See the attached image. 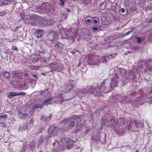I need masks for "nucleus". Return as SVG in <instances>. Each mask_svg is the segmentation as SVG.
<instances>
[{
    "label": "nucleus",
    "instance_id": "f257e3e1",
    "mask_svg": "<svg viewBox=\"0 0 152 152\" xmlns=\"http://www.w3.org/2000/svg\"><path fill=\"white\" fill-rule=\"evenodd\" d=\"M118 77L117 75L115 76L112 78L111 82L108 79H106L101 84L99 87L97 88H94V90L93 94L95 96H98L100 93L102 92L107 93L111 91L112 89L117 86V80Z\"/></svg>",
    "mask_w": 152,
    "mask_h": 152
},
{
    "label": "nucleus",
    "instance_id": "f03ea898",
    "mask_svg": "<svg viewBox=\"0 0 152 152\" xmlns=\"http://www.w3.org/2000/svg\"><path fill=\"white\" fill-rule=\"evenodd\" d=\"M121 124L118 120L112 116H108L106 119L103 118L102 120V125L105 126L107 127H110L112 129H117Z\"/></svg>",
    "mask_w": 152,
    "mask_h": 152
},
{
    "label": "nucleus",
    "instance_id": "7ed1b4c3",
    "mask_svg": "<svg viewBox=\"0 0 152 152\" xmlns=\"http://www.w3.org/2000/svg\"><path fill=\"white\" fill-rule=\"evenodd\" d=\"M99 58V57L93 55L89 57L88 63L90 65H95L97 64L99 61L102 62L106 61L105 57L104 56H102L100 60Z\"/></svg>",
    "mask_w": 152,
    "mask_h": 152
},
{
    "label": "nucleus",
    "instance_id": "20e7f679",
    "mask_svg": "<svg viewBox=\"0 0 152 152\" xmlns=\"http://www.w3.org/2000/svg\"><path fill=\"white\" fill-rule=\"evenodd\" d=\"M48 67L50 68L48 72L53 71L61 72L63 69L64 67L61 63L59 62H54L49 64Z\"/></svg>",
    "mask_w": 152,
    "mask_h": 152
},
{
    "label": "nucleus",
    "instance_id": "39448f33",
    "mask_svg": "<svg viewBox=\"0 0 152 152\" xmlns=\"http://www.w3.org/2000/svg\"><path fill=\"white\" fill-rule=\"evenodd\" d=\"M62 142L58 141V140H56L53 142V151L54 152H56V151L61 150L62 147L61 146V145H62Z\"/></svg>",
    "mask_w": 152,
    "mask_h": 152
},
{
    "label": "nucleus",
    "instance_id": "423d86ee",
    "mask_svg": "<svg viewBox=\"0 0 152 152\" xmlns=\"http://www.w3.org/2000/svg\"><path fill=\"white\" fill-rule=\"evenodd\" d=\"M58 128L54 126H52L48 130V133L50 137L57 134Z\"/></svg>",
    "mask_w": 152,
    "mask_h": 152
},
{
    "label": "nucleus",
    "instance_id": "0eeeda50",
    "mask_svg": "<svg viewBox=\"0 0 152 152\" xmlns=\"http://www.w3.org/2000/svg\"><path fill=\"white\" fill-rule=\"evenodd\" d=\"M56 35V33L53 30H49L48 32V39L51 41H54L55 39Z\"/></svg>",
    "mask_w": 152,
    "mask_h": 152
},
{
    "label": "nucleus",
    "instance_id": "6e6552de",
    "mask_svg": "<svg viewBox=\"0 0 152 152\" xmlns=\"http://www.w3.org/2000/svg\"><path fill=\"white\" fill-rule=\"evenodd\" d=\"M134 122L135 124L136 127L137 128H139L140 126L142 127L143 126V124H141L140 122L139 121L136 120H134V121H131L129 122L130 125L128 127V129H130L131 128Z\"/></svg>",
    "mask_w": 152,
    "mask_h": 152
},
{
    "label": "nucleus",
    "instance_id": "1a4fd4ad",
    "mask_svg": "<svg viewBox=\"0 0 152 152\" xmlns=\"http://www.w3.org/2000/svg\"><path fill=\"white\" fill-rule=\"evenodd\" d=\"M60 30L63 38L65 39L69 38V37L70 36V33L67 29L64 28L62 29H61Z\"/></svg>",
    "mask_w": 152,
    "mask_h": 152
},
{
    "label": "nucleus",
    "instance_id": "9d476101",
    "mask_svg": "<svg viewBox=\"0 0 152 152\" xmlns=\"http://www.w3.org/2000/svg\"><path fill=\"white\" fill-rule=\"evenodd\" d=\"M31 58L33 62H36L41 58V56L39 55L33 54L31 55Z\"/></svg>",
    "mask_w": 152,
    "mask_h": 152
},
{
    "label": "nucleus",
    "instance_id": "9b49d317",
    "mask_svg": "<svg viewBox=\"0 0 152 152\" xmlns=\"http://www.w3.org/2000/svg\"><path fill=\"white\" fill-rule=\"evenodd\" d=\"M65 85L67 86L66 88V91H69L74 87V86L72 83H71V82L70 81L67 82L65 84Z\"/></svg>",
    "mask_w": 152,
    "mask_h": 152
},
{
    "label": "nucleus",
    "instance_id": "f8f14e48",
    "mask_svg": "<svg viewBox=\"0 0 152 152\" xmlns=\"http://www.w3.org/2000/svg\"><path fill=\"white\" fill-rule=\"evenodd\" d=\"M129 103L132 104V105L134 107H138L139 105H142V104L140 101L139 100H134L129 102Z\"/></svg>",
    "mask_w": 152,
    "mask_h": 152
},
{
    "label": "nucleus",
    "instance_id": "ddd939ff",
    "mask_svg": "<svg viewBox=\"0 0 152 152\" xmlns=\"http://www.w3.org/2000/svg\"><path fill=\"white\" fill-rule=\"evenodd\" d=\"M44 31V30L42 29H38L34 33V34L38 38H40L43 35V33Z\"/></svg>",
    "mask_w": 152,
    "mask_h": 152
},
{
    "label": "nucleus",
    "instance_id": "4468645a",
    "mask_svg": "<svg viewBox=\"0 0 152 152\" xmlns=\"http://www.w3.org/2000/svg\"><path fill=\"white\" fill-rule=\"evenodd\" d=\"M45 8L47 12L51 13L53 12V7L48 4L45 5Z\"/></svg>",
    "mask_w": 152,
    "mask_h": 152
},
{
    "label": "nucleus",
    "instance_id": "2eb2a0df",
    "mask_svg": "<svg viewBox=\"0 0 152 152\" xmlns=\"http://www.w3.org/2000/svg\"><path fill=\"white\" fill-rule=\"evenodd\" d=\"M63 46V45L62 44L59 42L56 43L54 45V46L56 49L58 50L62 49Z\"/></svg>",
    "mask_w": 152,
    "mask_h": 152
},
{
    "label": "nucleus",
    "instance_id": "dca6fc26",
    "mask_svg": "<svg viewBox=\"0 0 152 152\" xmlns=\"http://www.w3.org/2000/svg\"><path fill=\"white\" fill-rule=\"evenodd\" d=\"M43 23L46 26L48 25H51V22L49 19L46 18L45 19L43 20Z\"/></svg>",
    "mask_w": 152,
    "mask_h": 152
},
{
    "label": "nucleus",
    "instance_id": "f3484780",
    "mask_svg": "<svg viewBox=\"0 0 152 152\" xmlns=\"http://www.w3.org/2000/svg\"><path fill=\"white\" fill-rule=\"evenodd\" d=\"M54 98V97H51L50 98L47 99H45L44 100L43 102H42V105H44L46 104L47 103L50 102L52 101V100Z\"/></svg>",
    "mask_w": 152,
    "mask_h": 152
},
{
    "label": "nucleus",
    "instance_id": "a211bd4d",
    "mask_svg": "<svg viewBox=\"0 0 152 152\" xmlns=\"http://www.w3.org/2000/svg\"><path fill=\"white\" fill-rule=\"evenodd\" d=\"M51 116V115H50L49 117L47 118L44 116H42V120L43 122L47 124L48 121L50 119Z\"/></svg>",
    "mask_w": 152,
    "mask_h": 152
},
{
    "label": "nucleus",
    "instance_id": "6ab92c4d",
    "mask_svg": "<svg viewBox=\"0 0 152 152\" xmlns=\"http://www.w3.org/2000/svg\"><path fill=\"white\" fill-rule=\"evenodd\" d=\"M119 71L120 75L122 76H124L127 74L126 70L123 68L119 69Z\"/></svg>",
    "mask_w": 152,
    "mask_h": 152
},
{
    "label": "nucleus",
    "instance_id": "aec40b11",
    "mask_svg": "<svg viewBox=\"0 0 152 152\" xmlns=\"http://www.w3.org/2000/svg\"><path fill=\"white\" fill-rule=\"evenodd\" d=\"M60 17L61 18V20H64L67 18L68 15L67 14L64 12H61L60 15Z\"/></svg>",
    "mask_w": 152,
    "mask_h": 152
},
{
    "label": "nucleus",
    "instance_id": "412c9836",
    "mask_svg": "<svg viewBox=\"0 0 152 152\" xmlns=\"http://www.w3.org/2000/svg\"><path fill=\"white\" fill-rule=\"evenodd\" d=\"M33 120L31 119L30 122L26 124H25L26 127L25 128L26 129V130L28 131L30 129L32 125Z\"/></svg>",
    "mask_w": 152,
    "mask_h": 152
},
{
    "label": "nucleus",
    "instance_id": "4be33fe9",
    "mask_svg": "<svg viewBox=\"0 0 152 152\" xmlns=\"http://www.w3.org/2000/svg\"><path fill=\"white\" fill-rule=\"evenodd\" d=\"M10 83L11 85L15 87H18L19 85L18 82L16 81H11L10 82Z\"/></svg>",
    "mask_w": 152,
    "mask_h": 152
},
{
    "label": "nucleus",
    "instance_id": "5701e85b",
    "mask_svg": "<svg viewBox=\"0 0 152 152\" xmlns=\"http://www.w3.org/2000/svg\"><path fill=\"white\" fill-rule=\"evenodd\" d=\"M19 72L18 71H14L12 73V77L14 78H19Z\"/></svg>",
    "mask_w": 152,
    "mask_h": 152
},
{
    "label": "nucleus",
    "instance_id": "b1692460",
    "mask_svg": "<svg viewBox=\"0 0 152 152\" xmlns=\"http://www.w3.org/2000/svg\"><path fill=\"white\" fill-rule=\"evenodd\" d=\"M15 96H17V93L13 92H11L9 93L8 97L10 99H12Z\"/></svg>",
    "mask_w": 152,
    "mask_h": 152
},
{
    "label": "nucleus",
    "instance_id": "393cba45",
    "mask_svg": "<svg viewBox=\"0 0 152 152\" xmlns=\"http://www.w3.org/2000/svg\"><path fill=\"white\" fill-rule=\"evenodd\" d=\"M72 119L77 122H79L81 121L80 117L78 115H76L73 117Z\"/></svg>",
    "mask_w": 152,
    "mask_h": 152
},
{
    "label": "nucleus",
    "instance_id": "a878e982",
    "mask_svg": "<svg viewBox=\"0 0 152 152\" xmlns=\"http://www.w3.org/2000/svg\"><path fill=\"white\" fill-rule=\"evenodd\" d=\"M117 56V54L115 53L107 55V57L109 59H112L115 58Z\"/></svg>",
    "mask_w": 152,
    "mask_h": 152
},
{
    "label": "nucleus",
    "instance_id": "bb28decb",
    "mask_svg": "<svg viewBox=\"0 0 152 152\" xmlns=\"http://www.w3.org/2000/svg\"><path fill=\"white\" fill-rule=\"evenodd\" d=\"M18 114L20 118H22L23 117H26L27 116V114L26 113H22L20 110H18Z\"/></svg>",
    "mask_w": 152,
    "mask_h": 152
},
{
    "label": "nucleus",
    "instance_id": "cd10ccee",
    "mask_svg": "<svg viewBox=\"0 0 152 152\" xmlns=\"http://www.w3.org/2000/svg\"><path fill=\"white\" fill-rule=\"evenodd\" d=\"M4 77L6 78H8L10 76V74L9 72L4 71L3 72Z\"/></svg>",
    "mask_w": 152,
    "mask_h": 152
},
{
    "label": "nucleus",
    "instance_id": "c85d7f7f",
    "mask_svg": "<svg viewBox=\"0 0 152 152\" xmlns=\"http://www.w3.org/2000/svg\"><path fill=\"white\" fill-rule=\"evenodd\" d=\"M26 146L27 149L28 148L29 149H31L34 147V144L33 142H31L29 144L27 145Z\"/></svg>",
    "mask_w": 152,
    "mask_h": 152
},
{
    "label": "nucleus",
    "instance_id": "c756f323",
    "mask_svg": "<svg viewBox=\"0 0 152 152\" xmlns=\"http://www.w3.org/2000/svg\"><path fill=\"white\" fill-rule=\"evenodd\" d=\"M91 1V0H83L82 1V3L83 4L87 5L90 3Z\"/></svg>",
    "mask_w": 152,
    "mask_h": 152
},
{
    "label": "nucleus",
    "instance_id": "7c9ffc66",
    "mask_svg": "<svg viewBox=\"0 0 152 152\" xmlns=\"http://www.w3.org/2000/svg\"><path fill=\"white\" fill-rule=\"evenodd\" d=\"M144 39V37H139L137 38V40L138 43L141 42Z\"/></svg>",
    "mask_w": 152,
    "mask_h": 152
},
{
    "label": "nucleus",
    "instance_id": "2f4dec72",
    "mask_svg": "<svg viewBox=\"0 0 152 152\" xmlns=\"http://www.w3.org/2000/svg\"><path fill=\"white\" fill-rule=\"evenodd\" d=\"M68 39L69 42H70V43H72V42H73L74 41V39L73 37L70 36L69 37V38L68 39Z\"/></svg>",
    "mask_w": 152,
    "mask_h": 152
},
{
    "label": "nucleus",
    "instance_id": "473e14b6",
    "mask_svg": "<svg viewBox=\"0 0 152 152\" xmlns=\"http://www.w3.org/2000/svg\"><path fill=\"white\" fill-rule=\"evenodd\" d=\"M75 125V123L74 121H72L70 123V124H69V126L70 128H72L74 127Z\"/></svg>",
    "mask_w": 152,
    "mask_h": 152
},
{
    "label": "nucleus",
    "instance_id": "72a5a7b5",
    "mask_svg": "<svg viewBox=\"0 0 152 152\" xmlns=\"http://www.w3.org/2000/svg\"><path fill=\"white\" fill-rule=\"evenodd\" d=\"M26 95V93L23 91H19L17 93V95H23L25 96Z\"/></svg>",
    "mask_w": 152,
    "mask_h": 152
},
{
    "label": "nucleus",
    "instance_id": "f704fd0d",
    "mask_svg": "<svg viewBox=\"0 0 152 152\" xmlns=\"http://www.w3.org/2000/svg\"><path fill=\"white\" fill-rule=\"evenodd\" d=\"M44 138V137L43 136L40 137L39 140V142L40 144H41L43 142Z\"/></svg>",
    "mask_w": 152,
    "mask_h": 152
},
{
    "label": "nucleus",
    "instance_id": "c9c22d12",
    "mask_svg": "<svg viewBox=\"0 0 152 152\" xmlns=\"http://www.w3.org/2000/svg\"><path fill=\"white\" fill-rule=\"evenodd\" d=\"M24 75V74L23 73L19 72V78H23V76Z\"/></svg>",
    "mask_w": 152,
    "mask_h": 152
},
{
    "label": "nucleus",
    "instance_id": "e433bc0d",
    "mask_svg": "<svg viewBox=\"0 0 152 152\" xmlns=\"http://www.w3.org/2000/svg\"><path fill=\"white\" fill-rule=\"evenodd\" d=\"M74 144V141H73V143H72V144L71 142H70L69 143V144L68 145H66V146L67 147H69L68 148H67V149H69L70 148H71L73 146V145Z\"/></svg>",
    "mask_w": 152,
    "mask_h": 152
},
{
    "label": "nucleus",
    "instance_id": "4c0bfd02",
    "mask_svg": "<svg viewBox=\"0 0 152 152\" xmlns=\"http://www.w3.org/2000/svg\"><path fill=\"white\" fill-rule=\"evenodd\" d=\"M83 90H87L88 91V90H90V89H93V87H91L90 86H88L86 88H83Z\"/></svg>",
    "mask_w": 152,
    "mask_h": 152
},
{
    "label": "nucleus",
    "instance_id": "58836bf2",
    "mask_svg": "<svg viewBox=\"0 0 152 152\" xmlns=\"http://www.w3.org/2000/svg\"><path fill=\"white\" fill-rule=\"evenodd\" d=\"M132 31H133V30H130L129 31H128L127 32L123 34V35H124V36H126L127 35H129Z\"/></svg>",
    "mask_w": 152,
    "mask_h": 152
},
{
    "label": "nucleus",
    "instance_id": "ea45409f",
    "mask_svg": "<svg viewBox=\"0 0 152 152\" xmlns=\"http://www.w3.org/2000/svg\"><path fill=\"white\" fill-rule=\"evenodd\" d=\"M50 58V57H48V58H45V57H44V58H42L41 57V58L40 59H41V60L42 61H43V62H46V60H48V58Z\"/></svg>",
    "mask_w": 152,
    "mask_h": 152
},
{
    "label": "nucleus",
    "instance_id": "a19ab883",
    "mask_svg": "<svg viewBox=\"0 0 152 152\" xmlns=\"http://www.w3.org/2000/svg\"><path fill=\"white\" fill-rule=\"evenodd\" d=\"M92 22V20L89 19H86V23H89V24Z\"/></svg>",
    "mask_w": 152,
    "mask_h": 152
},
{
    "label": "nucleus",
    "instance_id": "79ce46f5",
    "mask_svg": "<svg viewBox=\"0 0 152 152\" xmlns=\"http://www.w3.org/2000/svg\"><path fill=\"white\" fill-rule=\"evenodd\" d=\"M70 142L72 144V143H73V140L72 139H69L67 140L66 141V145H68Z\"/></svg>",
    "mask_w": 152,
    "mask_h": 152
},
{
    "label": "nucleus",
    "instance_id": "37998d69",
    "mask_svg": "<svg viewBox=\"0 0 152 152\" xmlns=\"http://www.w3.org/2000/svg\"><path fill=\"white\" fill-rule=\"evenodd\" d=\"M41 48V50L39 51L40 52L42 53H46V51H47V50H46L45 51L44 48Z\"/></svg>",
    "mask_w": 152,
    "mask_h": 152
},
{
    "label": "nucleus",
    "instance_id": "c03bdc74",
    "mask_svg": "<svg viewBox=\"0 0 152 152\" xmlns=\"http://www.w3.org/2000/svg\"><path fill=\"white\" fill-rule=\"evenodd\" d=\"M7 116V114H4L2 115H1L0 116V118H6Z\"/></svg>",
    "mask_w": 152,
    "mask_h": 152
},
{
    "label": "nucleus",
    "instance_id": "a18cd8bd",
    "mask_svg": "<svg viewBox=\"0 0 152 152\" xmlns=\"http://www.w3.org/2000/svg\"><path fill=\"white\" fill-rule=\"evenodd\" d=\"M92 29L93 31L94 32H95L98 29V28L96 27H93L92 28Z\"/></svg>",
    "mask_w": 152,
    "mask_h": 152
},
{
    "label": "nucleus",
    "instance_id": "49530a36",
    "mask_svg": "<svg viewBox=\"0 0 152 152\" xmlns=\"http://www.w3.org/2000/svg\"><path fill=\"white\" fill-rule=\"evenodd\" d=\"M133 71L132 70H130L129 72L128 75H129V76H131L133 74Z\"/></svg>",
    "mask_w": 152,
    "mask_h": 152
},
{
    "label": "nucleus",
    "instance_id": "de8ad7c7",
    "mask_svg": "<svg viewBox=\"0 0 152 152\" xmlns=\"http://www.w3.org/2000/svg\"><path fill=\"white\" fill-rule=\"evenodd\" d=\"M17 50V47L15 45H14L12 47V50Z\"/></svg>",
    "mask_w": 152,
    "mask_h": 152
},
{
    "label": "nucleus",
    "instance_id": "09e8293b",
    "mask_svg": "<svg viewBox=\"0 0 152 152\" xmlns=\"http://www.w3.org/2000/svg\"><path fill=\"white\" fill-rule=\"evenodd\" d=\"M58 28H59V29H63V26H62V25L61 24L58 25Z\"/></svg>",
    "mask_w": 152,
    "mask_h": 152
},
{
    "label": "nucleus",
    "instance_id": "8fccbe9b",
    "mask_svg": "<svg viewBox=\"0 0 152 152\" xmlns=\"http://www.w3.org/2000/svg\"><path fill=\"white\" fill-rule=\"evenodd\" d=\"M43 105L36 104L37 108H42L43 107Z\"/></svg>",
    "mask_w": 152,
    "mask_h": 152
},
{
    "label": "nucleus",
    "instance_id": "3c124183",
    "mask_svg": "<svg viewBox=\"0 0 152 152\" xmlns=\"http://www.w3.org/2000/svg\"><path fill=\"white\" fill-rule=\"evenodd\" d=\"M93 21L94 22V23L95 24H96L97 23V20L95 18H94L93 19Z\"/></svg>",
    "mask_w": 152,
    "mask_h": 152
},
{
    "label": "nucleus",
    "instance_id": "603ef678",
    "mask_svg": "<svg viewBox=\"0 0 152 152\" xmlns=\"http://www.w3.org/2000/svg\"><path fill=\"white\" fill-rule=\"evenodd\" d=\"M61 5L63 6L64 5V0H60Z\"/></svg>",
    "mask_w": 152,
    "mask_h": 152
},
{
    "label": "nucleus",
    "instance_id": "864d4df0",
    "mask_svg": "<svg viewBox=\"0 0 152 152\" xmlns=\"http://www.w3.org/2000/svg\"><path fill=\"white\" fill-rule=\"evenodd\" d=\"M37 108H38L37 107V105H36V104L32 107V109L33 110H35Z\"/></svg>",
    "mask_w": 152,
    "mask_h": 152
},
{
    "label": "nucleus",
    "instance_id": "5fc2aeb1",
    "mask_svg": "<svg viewBox=\"0 0 152 152\" xmlns=\"http://www.w3.org/2000/svg\"><path fill=\"white\" fill-rule=\"evenodd\" d=\"M46 91L45 90H44L43 91H42L40 92V94L41 95H44V92H46Z\"/></svg>",
    "mask_w": 152,
    "mask_h": 152
},
{
    "label": "nucleus",
    "instance_id": "6e6d98bb",
    "mask_svg": "<svg viewBox=\"0 0 152 152\" xmlns=\"http://www.w3.org/2000/svg\"><path fill=\"white\" fill-rule=\"evenodd\" d=\"M24 129V128L22 127H20L19 129L18 130L19 131H23V130Z\"/></svg>",
    "mask_w": 152,
    "mask_h": 152
},
{
    "label": "nucleus",
    "instance_id": "4d7b16f0",
    "mask_svg": "<svg viewBox=\"0 0 152 152\" xmlns=\"http://www.w3.org/2000/svg\"><path fill=\"white\" fill-rule=\"evenodd\" d=\"M1 125L2 127H4L5 126V124L1 122Z\"/></svg>",
    "mask_w": 152,
    "mask_h": 152
},
{
    "label": "nucleus",
    "instance_id": "13d9d810",
    "mask_svg": "<svg viewBox=\"0 0 152 152\" xmlns=\"http://www.w3.org/2000/svg\"><path fill=\"white\" fill-rule=\"evenodd\" d=\"M136 76L135 75H134L133 77H132V80H134L135 78H136Z\"/></svg>",
    "mask_w": 152,
    "mask_h": 152
},
{
    "label": "nucleus",
    "instance_id": "bf43d9fd",
    "mask_svg": "<svg viewBox=\"0 0 152 152\" xmlns=\"http://www.w3.org/2000/svg\"><path fill=\"white\" fill-rule=\"evenodd\" d=\"M121 11L123 12V13H124L125 12V9H124L123 8H122L121 9Z\"/></svg>",
    "mask_w": 152,
    "mask_h": 152
},
{
    "label": "nucleus",
    "instance_id": "052dcab7",
    "mask_svg": "<svg viewBox=\"0 0 152 152\" xmlns=\"http://www.w3.org/2000/svg\"><path fill=\"white\" fill-rule=\"evenodd\" d=\"M81 62L80 61H79L78 63V64L77 65V67H79L81 65Z\"/></svg>",
    "mask_w": 152,
    "mask_h": 152
},
{
    "label": "nucleus",
    "instance_id": "680f3d73",
    "mask_svg": "<svg viewBox=\"0 0 152 152\" xmlns=\"http://www.w3.org/2000/svg\"><path fill=\"white\" fill-rule=\"evenodd\" d=\"M71 53L73 54H74L75 53V52L74 51H71Z\"/></svg>",
    "mask_w": 152,
    "mask_h": 152
},
{
    "label": "nucleus",
    "instance_id": "e2e57ef3",
    "mask_svg": "<svg viewBox=\"0 0 152 152\" xmlns=\"http://www.w3.org/2000/svg\"><path fill=\"white\" fill-rule=\"evenodd\" d=\"M38 69V68L37 66H34V67L33 69Z\"/></svg>",
    "mask_w": 152,
    "mask_h": 152
},
{
    "label": "nucleus",
    "instance_id": "0e129e2a",
    "mask_svg": "<svg viewBox=\"0 0 152 152\" xmlns=\"http://www.w3.org/2000/svg\"><path fill=\"white\" fill-rule=\"evenodd\" d=\"M23 127L24 128V129L26 130V129L25 128L26 127V126L25 125V124H24L23 125Z\"/></svg>",
    "mask_w": 152,
    "mask_h": 152
},
{
    "label": "nucleus",
    "instance_id": "69168bd1",
    "mask_svg": "<svg viewBox=\"0 0 152 152\" xmlns=\"http://www.w3.org/2000/svg\"><path fill=\"white\" fill-rule=\"evenodd\" d=\"M119 121H122L123 122L124 121V120L123 119V118H121V119H119Z\"/></svg>",
    "mask_w": 152,
    "mask_h": 152
},
{
    "label": "nucleus",
    "instance_id": "338daca9",
    "mask_svg": "<svg viewBox=\"0 0 152 152\" xmlns=\"http://www.w3.org/2000/svg\"><path fill=\"white\" fill-rule=\"evenodd\" d=\"M78 131H77V130H76L75 131V133H77V132Z\"/></svg>",
    "mask_w": 152,
    "mask_h": 152
},
{
    "label": "nucleus",
    "instance_id": "774afa93",
    "mask_svg": "<svg viewBox=\"0 0 152 152\" xmlns=\"http://www.w3.org/2000/svg\"><path fill=\"white\" fill-rule=\"evenodd\" d=\"M4 53L7 55V52H4Z\"/></svg>",
    "mask_w": 152,
    "mask_h": 152
}]
</instances>
